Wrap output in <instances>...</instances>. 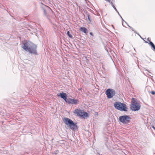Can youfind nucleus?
Returning a JSON list of instances; mask_svg holds the SVG:
<instances>
[{"instance_id":"nucleus-5","label":"nucleus","mask_w":155,"mask_h":155,"mask_svg":"<svg viewBox=\"0 0 155 155\" xmlns=\"http://www.w3.org/2000/svg\"><path fill=\"white\" fill-rule=\"evenodd\" d=\"M74 113L76 114L78 116L83 118H85L88 116V114L87 112H85L84 110L80 109H75L74 111Z\"/></svg>"},{"instance_id":"nucleus-2","label":"nucleus","mask_w":155,"mask_h":155,"mask_svg":"<svg viewBox=\"0 0 155 155\" xmlns=\"http://www.w3.org/2000/svg\"><path fill=\"white\" fill-rule=\"evenodd\" d=\"M140 102H138L137 100L134 98H132L131 101V104L130 105L131 109L134 111L138 110L140 108Z\"/></svg>"},{"instance_id":"nucleus-19","label":"nucleus","mask_w":155,"mask_h":155,"mask_svg":"<svg viewBox=\"0 0 155 155\" xmlns=\"http://www.w3.org/2000/svg\"><path fill=\"white\" fill-rule=\"evenodd\" d=\"M147 41L149 42V43H150V41H150L149 40V38H148L147 39Z\"/></svg>"},{"instance_id":"nucleus-8","label":"nucleus","mask_w":155,"mask_h":155,"mask_svg":"<svg viewBox=\"0 0 155 155\" xmlns=\"http://www.w3.org/2000/svg\"><path fill=\"white\" fill-rule=\"evenodd\" d=\"M66 102L69 104L76 105L78 103L79 100L75 99L69 98L68 99Z\"/></svg>"},{"instance_id":"nucleus-1","label":"nucleus","mask_w":155,"mask_h":155,"mask_svg":"<svg viewBox=\"0 0 155 155\" xmlns=\"http://www.w3.org/2000/svg\"><path fill=\"white\" fill-rule=\"evenodd\" d=\"M23 45L22 48L26 51L31 54H37V46L35 44L30 41H25L22 43Z\"/></svg>"},{"instance_id":"nucleus-3","label":"nucleus","mask_w":155,"mask_h":155,"mask_svg":"<svg viewBox=\"0 0 155 155\" xmlns=\"http://www.w3.org/2000/svg\"><path fill=\"white\" fill-rule=\"evenodd\" d=\"M64 123L66 125H68L70 128L72 130H74L77 128V125L71 119L65 118H64Z\"/></svg>"},{"instance_id":"nucleus-21","label":"nucleus","mask_w":155,"mask_h":155,"mask_svg":"<svg viewBox=\"0 0 155 155\" xmlns=\"http://www.w3.org/2000/svg\"><path fill=\"white\" fill-rule=\"evenodd\" d=\"M106 1L108 2L110 1V0H105Z\"/></svg>"},{"instance_id":"nucleus-23","label":"nucleus","mask_w":155,"mask_h":155,"mask_svg":"<svg viewBox=\"0 0 155 155\" xmlns=\"http://www.w3.org/2000/svg\"><path fill=\"white\" fill-rule=\"evenodd\" d=\"M145 42L146 43H147V42L146 41H145Z\"/></svg>"},{"instance_id":"nucleus-4","label":"nucleus","mask_w":155,"mask_h":155,"mask_svg":"<svg viewBox=\"0 0 155 155\" xmlns=\"http://www.w3.org/2000/svg\"><path fill=\"white\" fill-rule=\"evenodd\" d=\"M114 106L118 110L125 111H127L126 105L124 104L119 102H117L114 103Z\"/></svg>"},{"instance_id":"nucleus-16","label":"nucleus","mask_w":155,"mask_h":155,"mask_svg":"<svg viewBox=\"0 0 155 155\" xmlns=\"http://www.w3.org/2000/svg\"><path fill=\"white\" fill-rule=\"evenodd\" d=\"M151 93L152 94L154 95L155 94V92L154 91H152L151 92Z\"/></svg>"},{"instance_id":"nucleus-10","label":"nucleus","mask_w":155,"mask_h":155,"mask_svg":"<svg viewBox=\"0 0 155 155\" xmlns=\"http://www.w3.org/2000/svg\"><path fill=\"white\" fill-rule=\"evenodd\" d=\"M114 2V0H110V1L108 2L110 4H111L112 6L114 8L115 10L116 11V12L118 13V15H120V17L122 18V17L121 16V15H120L118 12L116 8L114 6V5L113 4V3ZM123 20V19H122Z\"/></svg>"},{"instance_id":"nucleus-22","label":"nucleus","mask_w":155,"mask_h":155,"mask_svg":"<svg viewBox=\"0 0 155 155\" xmlns=\"http://www.w3.org/2000/svg\"><path fill=\"white\" fill-rule=\"evenodd\" d=\"M81 88H80V89H79H79H78V90L80 91V90H81Z\"/></svg>"},{"instance_id":"nucleus-13","label":"nucleus","mask_w":155,"mask_h":155,"mask_svg":"<svg viewBox=\"0 0 155 155\" xmlns=\"http://www.w3.org/2000/svg\"><path fill=\"white\" fill-rule=\"evenodd\" d=\"M67 35H68V36L70 38H72V36L71 35V34H70V32H69V31H67Z\"/></svg>"},{"instance_id":"nucleus-20","label":"nucleus","mask_w":155,"mask_h":155,"mask_svg":"<svg viewBox=\"0 0 155 155\" xmlns=\"http://www.w3.org/2000/svg\"><path fill=\"white\" fill-rule=\"evenodd\" d=\"M152 128L155 130V127L154 126H153Z\"/></svg>"},{"instance_id":"nucleus-9","label":"nucleus","mask_w":155,"mask_h":155,"mask_svg":"<svg viewBox=\"0 0 155 155\" xmlns=\"http://www.w3.org/2000/svg\"><path fill=\"white\" fill-rule=\"evenodd\" d=\"M58 95L60 96L61 98H63L66 102L67 101L68 98H67V96L66 93L63 92L60 93Z\"/></svg>"},{"instance_id":"nucleus-12","label":"nucleus","mask_w":155,"mask_h":155,"mask_svg":"<svg viewBox=\"0 0 155 155\" xmlns=\"http://www.w3.org/2000/svg\"><path fill=\"white\" fill-rule=\"evenodd\" d=\"M149 44L153 48V50L155 51V46L153 43L151 41H150V43H149Z\"/></svg>"},{"instance_id":"nucleus-7","label":"nucleus","mask_w":155,"mask_h":155,"mask_svg":"<svg viewBox=\"0 0 155 155\" xmlns=\"http://www.w3.org/2000/svg\"><path fill=\"white\" fill-rule=\"evenodd\" d=\"M107 97L108 98L112 97L115 94V91L112 89H108L106 91Z\"/></svg>"},{"instance_id":"nucleus-14","label":"nucleus","mask_w":155,"mask_h":155,"mask_svg":"<svg viewBox=\"0 0 155 155\" xmlns=\"http://www.w3.org/2000/svg\"><path fill=\"white\" fill-rule=\"evenodd\" d=\"M43 11H44V14H45V15H46V10L45 9H43Z\"/></svg>"},{"instance_id":"nucleus-17","label":"nucleus","mask_w":155,"mask_h":155,"mask_svg":"<svg viewBox=\"0 0 155 155\" xmlns=\"http://www.w3.org/2000/svg\"><path fill=\"white\" fill-rule=\"evenodd\" d=\"M87 17H88V19H89V21H90V15H88Z\"/></svg>"},{"instance_id":"nucleus-18","label":"nucleus","mask_w":155,"mask_h":155,"mask_svg":"<svg viewBox=\"0 0 155 155\" xmlns=\"http://www.w3.org/2000/svg\"><path fill=\"white\" fill-rule=\"evenodd\" d=\"M90 34V35H91L92 36H93V35L92 32H91Z\"/></svg>"},{"instance_id":"nucleus-6","label":"nucleus","mask_w":155,"mask_h":155,"mask_svg":"<svg viewBox=\"0 0 155 155\" xmlns=\"http://www.w3.org/2000/svg\"><path fill=\"white\" fill-rule=\"evenodd\" d=\"M131 118L127 115H123L119 117V121L124 124H128L130 121Z\"/></svg>"},{"instance_id":"nucleus-15","label":"nucleus","mask_w":155,"mask_h":155,"mask_svg":"<svg viewBox=\"0 0 155 155\" xmlns=\"http://www.w3.org/2000/svg\"><path fill=\"white\" fill-rule=\"evenodd\" d=\"M128 26L133 31H134V29L132 27L129 26V25H128Z\"/></svg>"},{"instance_id":"nucleus-11","label":"nucleus","mask_w":155,"mask_h":155,"mask_svg":"<svg viewBox=\"0 0 155 155\" xmlns=\"http://www.w3.org/2000/svg\"><path fill=\"white\" fill-rule=\"evenodd\" d=\"M80 29L81 31L85 33H87V30L86 28L84 27H81Z\"/></svg>"}]
</instances>
